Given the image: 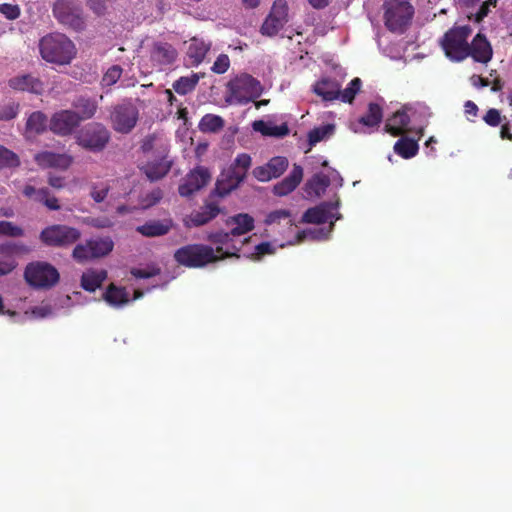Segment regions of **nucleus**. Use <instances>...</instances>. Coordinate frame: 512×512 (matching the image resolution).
<instances>
[{"label": "nucleus", "mask_w": 512, "mask_h": 512, "mask_svg": "<svg viewBox=\"0 0 512 512\" xmlns=\"http://www.w3.org/2000/svg\"><path fill=\"white\" fill-rule=\"evenodd\" d=\"M250 164V162H235L233 167L235 175L233 177L222 174V178L217 180L214 190L204 200L200 210L185 215L183 218L184 227L187 229L202 227L215 220L220 213H225L224 208L219 204V200L239 185Z\"/></svg>", "instance_id": "nucleus-1"}, {"label": "nucleus", "mask_w": 512, "mask_h": 512, "mask_svg": "<svg viewBox=\"0 0 512 512\" xmlns=\"http://www.w3.org/2000/svg\"><path fill=\"white\" fill-rule=\"evenodd\" d=\"M41 57L50 63L67 65L76 55L74 43L62 33H50L39 41Z\"/></svg>", "instance_id": "nucleus-2"}, {"label": "nucleus", "mask_w": 512, "mask_h": 512, "mask_svg": "<svg viewBox=\"0 0 512 512\" xmlns=\"http://www.w3.org/2000/svg\"><path fill=\"white\" fill-rule=\"evenodd\" d=\"M235 255V253L226 252L225 255L215 254L212 246L203 244H187L180 246L174 253L175 261L185 268H203L211 263L222 261Z\"/></svg>", "instance_id": "nucleus-3"}, {"label": "nucleus", "mask_w": 512, "mask_h": 512, "mask_svg": "<svg viewBox=\"0 0 512 512\" xmlns=\"http://www.w3.org/2000/svg\"><path fill=\"white\" fill-rule=\"evenodd\" d=\"M384 22L391 32L402 33L409 26L414 7L409 0H385Z\"/></svg>", "instance_id": "nucleus-4"}, {"label": "nucleus", "mask_w": 512, "mask_h": 512, "mask_svg": "<svg viewBox=\"0 0 512 512\" xmlns=\"http://www.w3.org/2000/svg\"><path fill=\"white\" fill-rule=\"evenodd\" d=\"M229 95L226 102L229 104L245 105L258 98L262 93L260 82L248 74H242L228 83Z\"/></svg>", "instance_id": "nucleus-5"}, {"label": "nucleus", "mask_w": 512, "mask_h": 512, "mask_svg": "<svg viewBox=\"0 0 512 512\" xmlns=\"http://www.w3.org/2000/svg\"><path fill=\"white\" fill-rule=\"evenodd\" d=\"M471 32V28L465 25L453 27L444 34L441 46L448 58L454 61H462L469 56L470 45L467 39Z\"/></svg>", "instance_id": "nucleus-6"}, {"label": "nucleus", "mask_w": 512, "mask_h": 512, "mask_svg": "<svg viewBox=\"0 0 512 512\" xmlns=\"http://www.w3.org/2000/svg\"><path fill=\"white\" fill-rule=\"evenodd\" d=\"M59 278L57 268L47 262H32L24 269V279L30 286L38 289L52 288L58 283Z\"/></svg>", "instance_id": "nucleus-7"}, {"label": "nucleus", "mask_w": 512, "mask_h": 512, "mask_svg": "<svg viewBox=\"0 0 512 512\" xmlns=\"http://www.w3.org/2000/svg\"><path fill=\"white\" fill-rule=\"evenodd\" d=\"M80 238L81 232L78 229L66 225L48 226L39 233V240L49 247H68Z\"/></svg>", "instance_id": "nucleus-8"}, {"label": "nucleus", "mask_w": 512, "mask_h": 512, "mask_svg": "<svg viewBox=\"0 0 512 512\" xmlns=\"http://www.w3.org/2000/svg\"><path fill=\"white\" fill-rule=\"evenodd\" d=\"M54 18L62 25L75 30L84 26L82 8L77 0H56L52 6Z\"/></svg>", "instance_id": "nucleus-9"}, {"label": "nucleus", "mask_w": 512, "mask_h": 512, "mask_svg": "<svg viewBox=\"0 0 512 512\" xmlns=\"http://www.w3.org/2000/svg\"><path fill=\"white\" fill-rule=\"evenodd\" d=\"M110 139V132L101 123L92 122L83 127L77 135L78 144L90 151L103 150Z\"/></svg>", "instance_id": "nucleus-10"}, {"label": "nucleus", "mask_w": 512, "mask_h": 512, "mask_svg": "<svg viewBox=\"0 0 512 512\" xmlns=\"http://www.w3.org/2000/svg\"><path fill=\"white\" fill-rule=\"evenodd\" d=\"M289 22V7L286 0H275L269 14L261 25L260 32L264 36L277 35Z\"/></svg>", "instance_id": "nucleus-11"}, {"label": "nucleus", "mask_w": 512, "mask_h": 512, "mask_svg": "<svg viewBox=\"0 0 512 512\" xmlns=\"http://www.w3.org/2000/svg\"><path fill=\"white\" fill-rule=\"evenodd\" d=\"M138 109L131 102H123L114 107L111 113V123L115 131L127 134L138 121Z\"/></svg>", "instance_id": "nucleus-12"}, {"label": "nucleus", "mask_w": 512, "mask_h": 512, "mask_svg": "<svg viewBox=\"0 0 512 512\" xmlns=\"http://www.w3.org/2000/svg\"><path fill=\"white\" fill-rule=\"evenodd\" d=\"M211 179L207 168L196 166L188 172L182 184L178 186V193L184 198H190L206 187Z\"/></svg>", "instance_id": "nucleus-13"}, {"label": "nucleus", "mask_w": 512, "mask_h": 512, "mask_svg": "<svg viewBox=\"0 0 512 512\" xmlns=\"http://www.w3.org/2000/svg\"><path fill=\"white\" fill-rule=\"evenodd\" d=\"M81 118L78 113L72 110H61L51 117L49 127L56 134L65 136L79 126Z\"/></svg>", "instance_id": "nucleus-14"}, {"label": "nucleus", "mask_w": 512, "mask_h": 512, "mask_svg": "<svg viewBox=\"0 0 512 512\" xmlns=\"http://www.w3.org/2000/svg\"><path fill=\"white\" fill-rule=\"evenodd\" d=\"M230 232H224V231H217V232H210L207 235V241L216 245L215 254L217 255H225V253L231 252L235 253L231 257H237L239 258V252L243 244H245L248 240L242 241L239 245L235 243L232 237H234Z\"/></svg>", "instance_id": "nucleus-15"}, {"label": "nucleus", "mask_w": 512, "mask_h": 512, "mask_svg": "<svg viewBox=\"0 0 512 512\" xmlns=\"http://www.w3.org/2000/svg\"><path fill=\"white\" fill-rule=\"evenodd\" d=\"M456 3L469 20L479 23L488 15L490 7L496 5V0H456Z\"/></svg>", "instance_id": "nucleus-16"}, {"label": "nucleus", "mask_w": 512, "mask_h": 512, "mask_svg": "<svg viewBox=\"0 0 512 512\" xmlns=\"http://www.w3.org/2000/svg\"><path fill=\"white\" fill-rule=\"evenodd\" d=\"M177 56L176 49L166 42H155L150 54L151 61L159 67L173 64Z\"/></svg>", "instance_id": "nucleus-17"}, {"label": "nucleus", "mask_w": 512, "mask_h": 512, "mask_svg": "<svg viewBox=\"0 0 512 512\" xmlns=\"http://www.w3.org/2000/svg\"><path fill=\"white\" fill-rule=\"evenodd\" d=\"M175 227L172 219L148 220L141 226H137L136 231L147 238L161 237L170 233Z\"/></svg>", "instance_id": "nucleus-18"}, {"label": "nucleus", "mask_w": 512, "mask_h": 512, "mask_svg": "<svg viewBox=\"0 0 512 512\" xmlns=\"http://www.w3.org/2000/svg\"><path fill=\"white\" fill-rule=\"evenodd\" d=\"M303 179V168L301 165L294 164L293 171L285 178L279 181L273 187V193L277 196H286L295 190Z\"/></svg>", "instance_id": "nucleus-19"}, {"label": "nucleus", "mask_w": 512, "mask_h": 512, "mask_svg": "<svg viewBox=\"0 0 512 512\" xmlns=\"http://www.w3.org/2000/svg\"><path fill=\"white\" fill-rule=\"evenodd\" d=\"M334 206L330 203H322L319 206L309 208L303 213L302 221L309 224H325L331 218Z\"/></svg>", "instance_id": "nucleus-20"}, {"label": "nucleus", "mask_w": 512, "mask_h": 512, "mask_svg": "<svg viewBox=\"0 0 512 512\" xmlns=\"http://www.w3.org/2000/svg\"><path fill=\"white\" fill-rule=\"evenodd\" d=\"M470 45V54L477 62L487 63L492 58V48L486 37L477 34Z\"/></svg>", "instance_id": "nucleus-21"}, {"label": "nucleus", "mask_w": 512, "mask_h": 512, "mask_svg": "<svg viewBox=\"0 0 512 512\" xmlns=\"http://www.w3.org/2000/svg\"><path fill=\"white\" fill-rule=\"evenodd\" d=\"M9 86L14 90L28 91L41 94L44 90L43 83L30 74L13 77L9 80Z\"/></svg>", "instance_id": "nucleus-22"}, {"label": "nucleus", "mask_w": 512, "mask_h": 512, "mask_svg": "<svg viewBox=\"0 0 512 512\" xmlns=\"http://www.w3.org/2000/svg\"><path fill=\"white\" fill-rule=\"evenodd\" d=\"M340 88L341 84L337 80L323 78L314 84L313 91L324 101H332L339 98Z\"/></svg>", "instance_id": "nucleus-23"}, {"label": "nucleus", "mask_w": 512, "mask_h": 512, "mask_svg": "<svg viewBox=\"0 0 512 512\" xmlns=\"http://www.w3.org/2000/svg\"><path fill=\"white\" fill-rule=\"evenodd\" d=\"M287 162H266L254 169L256 179L265 182L278 178L287 169Z\"/></svg>", "instance_id": "nucleus-24"}, {"label": "nucleus", "mask_w": 512, "mask_h": 512, "mask_svg": "<svg viewBox=\"0 0 512 512\" xmlns=\"http://www.w3.org/2000/svg\"><path fill=\"white\" fill-rule=\"evenodd\" d=\"M409 122L410 117L407 114V108L405 107L396 111L390 118L387 119L385 130L393 136H398L404 133Z\"/></svg>", "instance_id": "nucleus-25"}, {"label": "nucleus", "mask_w": 512, "mask_h": 512, "mask_svg": "<svg viewBox=\"0 0 512 512\" xmlns=\"http://www.w3.org/2000/svg\"><path fill=\"white\" fill-rule=\"evenodd\" d=\"M226 224L234 225V227L231 229V233L233 235L240 236L253 231L255 227V220L248 213H238L228 218Z\"/></svg>", "instance_id": "nucleus-26"}, {"label": "nucleus", "mask_w": 512, "mask_h": 512, "mask_svg": "<svg viewBox=\"0 0 512 512\" xmlns=\"http://www.w3.org/2000/svg\"><path fill=\"white\" fill-rule=\"evenodd\" d=\"M254 131L261 133L264 136L281 138L289 133V128L286 123L276 125L271 121L257 120L252 124Z\"/></svg>", "instance_id": "nucleus-27"}, {"label": "nucleus", "mask_w": 512, "mask_h": 512, "mask_svg": "<svg viewBox=\"0 0 512 512\" xmlns=\"http://www.w3.org/2000/svg\"><path fill=\"white\" fill-rule=\"evenodd\" d=\"M209 49L210 43H206L202 39L198 38L191 39L186 52L189 64L194 66L199 65L203 61Z\"/></svg>", "instance_id": "nucleus-28"}, {"label": "nucleus", "mask_w": 512, "mask_h": 512, "mask_svg": "<svg viewBox=\"0 0 512 512\" xmlns=\"http://www.w3.org/2000/svg\"><path fill=\"white\" fill-rule=\"evenodd\" d=\"M107 278V271L105 269L93 270L90 269L82 274L81 286L84 290L94 292L100 288L102 282Z\"/></svg>", "instance_id": "nucleus-29"}, {"label": "nucleus", "mask_w": 512, "mask_h": 512, "mask_svg": "<svg viewBox=\"0 0 512 512\" xmlns=\"http://www.w3.org/2000/svg\"><path fill=\"white\" fill-rule=\"evenodd\" d=\"M171 164L172 162H146L140 169L146 174L147 179L156 181L170 171Z\"/></svg>", "instance_id": "nucleus-30"}, {"label": "nucleus", "mask_w": 512, "mask_h": 512, "mask_svg": "<svg viewBox=\"0 0 512 512\" xmlns=\"http://www.w3.org/2000/svg\"><path fill=\"white\" fill-rule=\"evenodd\" d=\"M419 146L415 139L410 137H401L394 144V152L405 159L414 157L418 152Z\"/></svg>", "instance_id": "nucleus-31"}, {"label": "nucleus", "mask_w": 512, "mask_h": 512, "mask_svg": "<svg viewBox=\"0 0 512 512\" xmlns=\"http://www.w3.org/2000/svg\"><path fill=\"white\" fill-rule=\"evenodd\" d=\"M225 126V120L215 114H205L198 124V129L203 133H218Z\"/></svg>", "instance_id": "nucleus-32"}, {"label": "nucleus", "mask_w": 512, "mask_h": 512, "mask_svg": "<svg viewBox=\"0 0 512 512\" xmlns=\"http://www.w3.org/2000/svg\"><path fill=\"white\" fill-rule=\"evenodd\" d=\"M73 107L78 110L81 121L92 118L97 111V103L95 100L86 97H78L73 101Z\"/></svg>", "instance_id": "nucleus-33"}, {"label": "nucleus", "mask_w": 512, "mask_h": 512, "mask_svg": "<svg viewBox=\"0 0 512 512\" xmlns=\"http://www.w3.org/2000/svg\"><path fill=\"white\" fill-rule=\"evenodd\" d=\"M30 248L21 242L7 241L0 244V255L7 259H14L16 256L27 255Z\"/></svg>", "instance_id": "nucleus-34"}, {"label": "nucleus", "mask_w": 512, "mask_h": 512, "mask_svg": "<svg viewBox=\"0 0 512 512\" xmlns=\"http://www.w3.org/2000/svg\"><path fill=\"white\" fill-rule=\"evenodd\" d=\"M330 185V178L322 173L314 174L313 177L306 183V191L310 195L320 196L325 193L327 187Z\"/></svg>", "instance_id": "nucleus-35"}, {"label": "nucleus", "mask_w": 512, "mask_h": 512, "mask_svg": "<svg viewBox=\"0 0 512 512\" xmlns=\"http://www.w3.org/2000/svg\"><path fill=\"white\" fill-rule=\"evenodd\" d=\"M94 258H101L113 251L114 242L110 237L88 240Z\"/></svg>", "instance_id": "nucleus-36"}, {"label": "nucleus", "mask_w": 512, "mask_h": 512, "mask_svg": "<svg viewBox=\"0 0 512 512\" xmlns=\"http://www.w3.org/2000/svg\"><path fill=\"white\" fill-rule=\"evenodd\" d=\"M47 127V117L41 111L33 112L26 122L27 134H40L45 131Z\"/></svg>", "instance_id": "nucleus-37"}, {"label": "nucleus", "mask_w": 512, "mask_h": 512, "mask_svg": "<svg viewBox=\"0 0 512 512\" xmlns=\"http://www.w3.org/2000/svg\"><path fill=\"white\" fill-rule=\"evenodd\" d=\"M104 299L113 306H122L129 302L125 289L118 288L114 284L108 286L104 294Z\"/></svg>", "instance_id": "nucleus-38"}, {"label": "nucleus", "mask_w": 512, "mask_h": 512, "mask_svg": "<svg viewBox=\"0 0 512 512\" xmlns=\"http://www.w3.org/2000/svg\"><path fill=\"white\" fill-rule=\"evenodd\" d=\"M200 80L197 73L180 77L173 83V89L180 95H186L193 91Z\"/></svg>", "instance_id": "nucleus-39"}, {"label": "nucleus", "mask_w": 512, "mask_h": 512, "mask_svg": "<svg viewBox=\"0 0 512 512\" xmlns=\"http://www.w3.org/2000/svg\"><path fill=\"white\" fill-rule=\"evenodd\" d=\"M382 120V109L376 103H370L368 106V112L362 116L359 120V124L367 127L378 126Z\"/></svg>", "instance_id": "nucleus-40"}, {"label": "nucleus", "mask_w": 512, "mask_h": 512, "mask_svg": "<svg viewBox=\"0 0 512 512\" xmlns=\"http://www.w3.org/2000/svg\"><path fill=\"white\" fill-rule=\"evenodd\" d=\"M335 127L332 124L322 125L312 129L308 134L310 145H314L329 138L334 133Z\"/></svg>", "instance_id": "nucleus-41"}, {"label": "nucleus", "mask_w": 512, "mask_h": 512, "mask_svg": "<svg viewBox=\"0 0 512 512\" xmlns=\"http://www.w3.org/2000/svg\"><path fill=\"white\" fill-rule=\"evenodd\" d=\"M144 153L151 152L156 148L161 149V154L158 156V160H164L167 157V147L166 145L158 139L156 136H147L142 143L141 146Z\"/></svg>", "instance_id": "nucleus-42"}, {"label": "nucleus", "mask_w": 512, "mask_h": 512, "mask_svg": "<svg viewBox=\"0 0 512 512\" xmlns=\"http://www.w3.org/2000/svg\"><path fill=\"white\" fill-rule=\"evenodd\" d=\"M362 85L360 78H354L349 85L342 91L339 89V98L342 102L351 103L359 92Z\"/></svg>", "instance_id": "nucleus-43"}, {"label": "nucleus", "mask_w": 512, "mask_h": 512, "mask_svg": "<svg viewBox=\"0 0 512 512\" xmlns=\"http://www.w3.org/2000/svg\"><path fill=\"white\" fill-rule=\"evenodd\" d=\"M19 113V104L8 102L0 105V120L9 121L14 119Z\"/></svg>", "instance_id": "nucleus-44"}, {"label": "nucleus", "mask_w": 512, "mask_h": 512, "mask_svg": "<svg viewBox=\"0 0 512 512\" xmlns=\"http://www.w3.org/2000/svg\"><path fill=\"white\" fill-rule=\"evenodd\" d=\"M73 258L75 259V261L80 263H83L91 259H95L91 252V248L87 244V242L84 245L78 244L75 246L73 250Z\"/></svg>", "instance_id": "nucleus-45"}, {"label": "nucleus", "mask_w": 512, "mask_h": 512, "mask_svg": "<svg viewBox=\"0 0 512 512\" xmlns=\"http://www.w3.org/2000/svg\"><path fill=\"white\" fill-rule=\"evenodd\" d=\"M0 235L8 237H21L23 229L10 221L0 220Z\"/></svg>", "instance_id": "nucleus-46"}, {"label": "nucleus", "mask_w": 512, "mask_h": 512, "mask_svg": "<svg viewBox=\"0 0 512 512\" xmlns=\"http://www.w3.org/2000/svg\"><path fill=\"white\" fill-rule=\"evenodd\" d=\"M291 214L286 209H280L276 211H272L266 216L265 224L271 225L274 223H279L281 220H288V223L291 224Z\"/></svg>", "instance_id": "nucleus-47"}, {"label": "nucleus", "mask_w": 512, "mask_h": 512, "mask_svg": "<svg viewBox=\"0 0 512 512\" xmlns=\"http://www.w3.org/2000/svg\"><path fill=\"white\" fill-rule=\"evenodd\" d=\"M484 122L492 127H497L506 120V117H502L500 111L495 108H490L483 117Z\"/></svg>", "instance_id": "nucleus-48"}, {"label": "nucleus", "mask_w": 512, "mask_h": 512, "mask_svg": "<svg viewBox=\"0 0 512 512\" xmlns=\"http://www.w3.org/2000/svg\"><path fill=\"white\" fill-rule=\"evenodd\" d=\"M122 68L118 65L110 67L107 72L103 76V84L110 86L115 84L118 79L121 77Z\"/></svg>", "instance_id": "nucleus-49"}, {"label": "nucleus", "mask_w": 512, "mask_h": 512, "mask_svg": "<svg viewBox=\"0 0 512 512\" xmlns=\"http://www.w3.org/2000/svg\"><path fill=\"white\" fill-rule=\"evenodd\" d=\"M230 66L229 57L226 54H220L215 60L211 70L217 74L225 73Z\"/></svg>", "instance_id": "nucleus-50"}, {"label": "nucleus", "mask_w": 512, "mask_h": 512, "mask_svg": "<svg viewBox=\"0 0 512 512\" xmlns=\"http://www.w3.org/2000/svg\"><path fill=\"white\" fill-rule=\"evenodd\" d=\"M274 252V248L270 242H262L255 246V252L252 254L253 260H259L264 255H271Z\"/></svg>", "instance_id": "nucleus-51"}, {"label": "nucleus", "mask_w": 512, "mask_h": 512, "mask_svg": "<svg viewBox=\"0 0 512 512\" xmlns=\"http://www.w3.org/2000/svg\"><path fill=\"white\" fill-rule=\"evenodd\" d=\"M46 191L47 188L36 189L32 185H26L23 188V195L38 202L45 197Z\"/></svg>", "instance_id": "nucleus-52"}, {"label": "nucleus", "mask_w": 512, "mask_h": 512, "mask_svg": "<svg viewBox=\"0 0 512 512\" xmlns=\"http://www.w3.org/2000/svg\"><path fill=\"white\" fill-rule=\"evenodd\" d=\"M0 13H2L7 19L14 20L20 15V8L18 5L13 4H0Z\"/></svg>", "instance_id": "nucleus-53"}, {"label": "nucleus", "mask_w": 512, "mask_h": 512, "mask_svg": "<svg viewBox=\"0 0 512 512\" xmlns=\"http://www.w3.org/2000/svg\"><path fill=\"white\" fill-rule=\"evenodd\" d=\"M38 202L43 203L45 207L53 211H58L60 209L58 198L50 197V192L48 190L45 193V197L39 199Z\"/></svg>", "instance_id": "nucleus-54"}, {"label": "nucleus", "mask_w": 512, "mask_h": 512, "mask_svg": "<svg viewBox=\"0 0 512 512\" xmlns=\"http://www.w3.org/2000/svg\"><path fill=\"white\" fill-rule=\"evenodd\" d=\"M34 160H49V161H52V160H72V157L71 156H66V155H62V154H56V153H53V152H50V151H46L42 154H38L35 156V159Z\"/></svg>", "instance_id": "nucleus-55"}, {"label": "nucleus", "mask_w": 512, "mask_h": 512, "mask_svg": "<svg viewBox=\"0 0 512 512\" xmlns=\"http://www.w3.org/2000/svg\"><path fill=\"white\" fill-rule=\"evenodd\" d=\"M15 267L16 261L14 259L3 257V259H0V276L11 273Z\"/></svg>", "instance_id": "nucleus-56"}, {"label": "nucleus", "mask_w": 512, "mask_h": 512, "mask_svg": "<svg viewBox=\"0 0 512 512\" xmlns=\"http://www.w3.org/2000/svg\"><path fill=\"white\" fill-rule=\"evenodd\" d=\"M130 273L138 279H147L159 274V270L147 271L145 269L132 268Z\"/></svg>", "instance_id": "nucleus-57"}, {"label": "nucleus", "mask_w": 512, "mask_h": 512, "mask_svg": "<svg viewBox=\"0 0 512 512\" xmlns=\"http://www.w3.org/2000/svg\"><path fill=\"white\" fill-rule=\"evenodd\" d=\"M107 194H108V187L105 186L101 189H97V188H93L92 191H91V197L94 201H96L97 203H100L102 202L104 199H106L107 197Z\"/></svg>", "instance_id": "nucleus-58"}, {"label": "nucleus", "mask_w": 512, "mask_h": 512, "mask_svg": "<svg viewBox=\"0 0 512 512\" xmlns=\"http://www.w3.org/2000/svg\"><path fill=\"white\" fill-rule=\"evenodd\" d=\"M87 4L90 7V9H92L98 15L103 14L106 9L103 0H89Z\"/></svg>", "instance_id": "nucleus-59"}, {"label": "nucleus", "mask_w": 512, "mask_h": 512, "mask_svg": "<svg viewBox=\"0 0 512 512\" xmlns=\"http://www.w3.org/2000/svg\"><path fill=\"white\" fill-rule=\"evenodd\" d=\"M0 160H18V156L6 147L0 145Z\"/></svg>", "instance_id": "nucleus-60"}, {"label": "nucleus", "mask_w": 512, "mask_h": 512, "mask_svg": "<svg viewBox=\"0 0 512 512\" xmlns=\"http://www.w3.org/2000/svg\"><path fill=\"white\" fill-rule=\"evenodd\" d=\"M49 184H50V186H52L54 188L60 189L65 186V178L60 177V176H54L50 173Z\"/></svg>", "instance_id": "nucleus-61"}, {"label": "nucleus", "mask_w": 512, "mask_h": 512, "mask_svg": "<svg viewBox=\"0 0 512 512\" xmlns=\"http://www.w3.org/2000/svg\"><path fill=\"white\" fill-rule=\"evenodd\" d=\"M465 114L467 116H476L478 113V106L473 101H466L464 104Z\"/></svg>", "instance_id": "nucleus-62"}, {"label": "nucleus", "mask_w": 512, "mask_h": 512, "mask_svg": "<svg viewBox=\"0 0 512 512\" xmlns=\"http://www.w3.org/2000/svg\"><path fill=\"white\" fill-rule=\"evenodd\" d=\"M92 226L97 228H108L113 226V222L107 218H97L92 220Z\"/></svg>", "instance_id": "nucleus-63"}, {"label": "nucleus", "mask_w": 512, "mask_h": 512, "mask_svg": "<svg viewBox=\"0 0 512 512\" xmlns=\"http://www.w3.org/2000/svg\"><path fill=\"white\" fill-rule=\"evenodd\" d=\"M500 137L502 139L512 140V124H503L500 130Z\"/></svg>", "instance_id": "nucleus-64"}]
</instances>
